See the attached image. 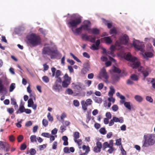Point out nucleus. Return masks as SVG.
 Wrapping results in <instances>:
<instances>
[{
    "label": "nucleus",
    "mask_w": 155,
    "mask_h": 155,
    "mask_svg": "<svg viewBox=\"0 0 155 155\" xmlns=\"http://www.w3.org/2000/svg\"><path fill=\"white\" fill-rule=\"evenodd\" d=\"M26 43L31 47H34L41 44V39L40 35L32 33L27 37Z\"/></svg>",
    "instance_id": "f257e3e1"
},
{
    "label": "nucleus",
    "mask_w": 155,
    "mask_h": 155,
    "mask_svg": "<svg viewBox=\"0 0 155 155\" xmlns=\"http://www.w3.org/2000/svg\"><path fill=\"white\" fill-rule=\"evenodd\" d=\"M143 147H148L155 144V134H148L143 136Z\"/></svg>",
    "instance_id": "f03ea898"
},
{
    "label": "nucleus",
    "mask_w": 155,
    "mask_h": 155,
    "mask_svg": "<svg viewBox=\"0 0 155 155\" xmlns=\"http://www.w3.org/2000/svg\"><path fill=\"white\" fill-rule=\"evenodd\" d=\"M81 22V17L78 16L73 19L71 20L67 24L69 28L76 27Z\"/></svg>",
    "instance_id": "7ed1b4c3"
},
{
    "label": "nucleus",
    "mask_w": 155,
    "mask_h": 155,
    "mask_svg": "<svg viewBox=\"0 0 155 155\" xmlns=\"http://www.w3.org/2000/svg\"><path fill=\"white\" fill-rule=\"evenodd\" d=\"M42 54H48L50 55L51 59L54 58L53 56L51 54L52 53H55L54 50H52L49 46L44 47L42 50Z\"/></svg>",
    "instance_id": "20e7f679"
},
{
    "label": "nucleus",
    "mask_w": 155,
    "mask_h": 155,
    "mask_svg": "<svg viewBox=\"0 0 155 155\" xmlns=\"http://www.w3.org/2000/svg\"><path fill=\"white\" fill-rule=\"evenodd\" d=\"M63 78L64 80L62 82V86L63 87L66 88L71 83V78L66 73L63 76Z\"/></svg>",
    "instance_id": "39448f33"
},
{
    "label": "nucleus",
    "mask_w": 155,
    "mask_h": 155,
    "mask_svg": "<svg viewBox=\"0 0 155 155\" xmlns=\"http://www.w3.org/2000/svg\"><path fill=\"white\" fill-rule=\"evenodd\" d=\"M81 38L83 40L88 41L92 43H94L96 38L94 35H87L86 34H82Z\"/></svg>",
    "instance_id": "423d86ee"
},
{
    "label": "nucleus",
    "mask_w": 155,
    "mask_h": 155,
    "mask_svg": "<svg viewBox=\"0 0 155 155\" xmlns=\"http://www.w3.org/2000/svg\"><path fill=\"white\" fill-rule=\"evenodd\" d=\"M91 23L90 21L88 20L84 21L83 24L81 26L82 29L87 31L88 32L91 31Z\"/></svg>",
    "instance_id": "0eeeda50"
},
{
    "label": "nucleus",
    "mask_w": 155,
    "mask_h": 155,
    "mask_svg": "<svg viewBox=\"0 0 155 155\" xmlns=\"http://www.w3.org/2000/svg\"><path fill=\"white\" fill-rule=\"evenodd\" d=\"M92 101L91 99L89 98L86 100V101H82L81 102L82 108L84 110H86L87 109V106L92 104Z\"/></svg>",
    "instance_id": "6e6552de"
},
{
    "label": "nucleus",
    "mask_w": 155,
    "mask_h": 155,
    "mask_svg": "<svg viewBox=\"0 0 155 155\" xmlns=\"http://www.w3.org/2000/svg\"><path fill=\"white\" fill-rule=\"evenodd\" d=\"M98 78L100 79H101L102 78H104L105 79H108L109 76L108 75L105 68H103L101 70L99 75Z\"/></svg>",
    "instance_id": "1a4fd4ad"
},
{
    "label": "nucleus",
    "mask_w": 155,
    "mask_h": 155,
    "mask_svg": "<svg viewBox=\"0 0 155 155\" xmlns=\"http://www.w3.org/2000/svg\"><path fill=\"white\" fill-rule=\"evenodd\" d=\"M90 69V64L88 62H86L84 64L83 68L82 69L81 73L85 74Z\"/></svg>",
    "instance_id": "9d476101"
},
{
    "label": "nucleus",
    "mask_w": 155,
    "mask_h": 155,
    "mask_svg": "<svg viewBox=\"0 0 155 155\" xmlns=\"http://www.w3.org/2000/svg\"><path fill=\"white\" fill-rule=\"evenodd\" d=\"M137 41H134L133 43V45L135 48H136L138 50H140L141 51L144 47V45L143 44L139 43H137Z\"/></svg>",
    "instance_id": "9b49d317"
},
{
    "label": "nucleus",
    "mask_w": 155,
    "mask_h": 155,
    "mask_svg": "<svg viewBox=\"0 0 155 155\" xmlns=\"http://www.w3.org/2000/svg\"><path fill=\"white\" fill-rule=\"evenodd\" d=\"M102 148V144L101 142L97 141L96 143V146L93 149V151L96 153H99L101 152Z\"/></svg>",
    "instance_id": "f8f14e48"
},
{
    "label": "nucleus",
    "mask_w": 155,
    "mask_h": 155,
    "mask_svg": "<svg viewBox=\"0 0 155 155\" xmlns=\"http://www.w3.org/2000/svg\"><path fill=\"white\" fill-rule=\"evenodd\" d=\"M56 69L54 67H52L51 68V71L52 72V77L55 76V78H58L61 75V72L59 70H57L56 73L55 71Z\"/></svg>",
    "instance_id": "ddd939ff"
},
{
    "label": "nucleus",
    "mask_w": 155,
    "mask_h": 155,
    "mask_svg": "<svg viewBox=\"0 0 155 155\" xmlns=\"http://www.w3.org/2000/svg\"><path fill=\"white\" fill-rule=\"evenodd\" d=\"M143 58L146 60L148 59L149 58H151L154 56L153 53L151 52L146 51L142 54Z\"/></svg>",
    "instance_id": "4468645a"
},
{
    "label": "nucleus",
    "mask_w": 155,
    "mask_h": 155,
    "mask_svg": "<svg viewBox=\"0 0 155 155\" xmlns=\"http://www.w3.org/2000/svg\"><path fill=\"white\" fill-rule=\"evenodd\" d=\"M128 40V37L126 35H124L120 39L121 43L124 45H126L127 43Z\"/></svg>",
    "instance_id": "2eb2a0df"
},
{
    "label": "nucleus",
    "mask_w": 155,
    "mask_h": 155,
    "mask_svg": "<svg viewBox=\"0 0 155 155\" xmlns=\"http://www.w3.org/2000/svg\"><path fill=\"white\" fill-rule=\"evenodd\" d=\"M52 89L56 91L59 92L62 89L61 84L54 83L52 87Z\"/></svg>",
    "instance_id": "dca6fc26"
},
{
    "label": "nucleus",
    "mask_w": 155,
    "mask_h": 155,
    "mask_svg": "<svg viewBox=\"0 0 155 155\" xmlns=\"http://www.w3.org/2000/svg\"><path fill=\"white\" fill-rule=\"evenodd\" d=\"M137 59L133 61H131L132 63L130 64L131 66L133 68H137L139 67L140 65V62L137 60Z\"/></svg>",
    "instance_id": "f3484780"
},
{
    "label": "nucleus",
    "mask_w": 155,
    "mask_h": 155,
    "mask_svg": "<svg viewBox=\"0 0 155 155\" xmlns=\"http://www.w3.org/2000/svg\"><path fill=\"white\" fill-rule=\"evenodd\" d=\"M125 59L128 61H135L137 58L135 57H132L131 54L130 53H128L126 55Z\"/></svg>",
    "instance_id": "a211bd4d"
},
{
    "label": "nucleus",
    "mask_w": 155,
    "mask_h": 155,
    "mask_svg": "<svg viewBox=\"0 0 155 155\" xmlns=\"http://www.w3.org/2000/svg\"><path fill=\"white\" fill-rule=\"evenodd\" d=\"M116 95L121 99L120 101L121 104H123L125 102V97L124 96L120 94V93L118 92L116 93Z\"/></svg>",
    "instance_id": "6ab92c4d"
},
{
    "label": "nucleus",
    "mask_w": 155,
    "mask_h": 155,
    "mask_svg": "<svg viewBox=\"0 0 155 155\" xmlns=\"http://www.w3.org/2000/svg\"><path fill=\"white\" fill-rule=\"evenodd\" d=\"M120 76L117 74H114L113 75L112 77V79L113 83H114L116 82L117 81L120 79Z\"/></svg>",
    "instance_id": "aec40b11"
},
{
    "label": "nucleus",
    "mask_w": 155,
    "mask_h": 155,
    "mask_svg": "<svg viewBox=\"0 0 155 155\" xmlns=\"http://www.w3.org/2000/svg\"><path fill=\"white\" fill-rule=\"evenodd\" d=\"M113 120H114L115 122H119L120 123H122L124 121L123 118L122 117L118 118L114 117H113Z\"/></svg>",
    "instance_id": "412c9836"
},
{
    "label": "nucleus",
    "mask_w": 155,
    "mask_h": 155,
    "mask_svg": "<svg viewBox=\"0 0 155 155\" xmlns=\"http://www.w3.org/2000/svg\"><path fill=\"white\" fill-rule=\"evenodd\" d=\"M102 39L104 40L107 44H110L112 42V41L110 37H105L102 38Z\"/></svg>",
    "instance_id": "4be33fe9"
},
{
    "label": "nucleus",
    "mask_w": 155,
    "mask_h": 155,
    "mask_svg": "<svg viewBox=\"0 0 155 155\" xmlns=\"http://www.w3.org/2000/svg\"><path fill=\"white\" fill-rule=\"evenodd\" d=\"M110 90L108 92V95L110 97H113L114 94L115 92V90L112 86H111L110 87Z\"/></svg>",
    "instance_id": "5701e85b"
},
{
    "label": "nucleus",
    "mask_w": 155,
    "mask_h": 155,
    "mask_svg": "<svg viewBox=\"0 0 155 155\" xmlns=\"http://www.w3.org/2000/svg\"><path fill=\"white\" fill-rule=\"evenodd\" d=\"M72 31H73V33L75 34H78L81 32V31L82 30L81 27L80 26L78 28H77L75 29V30H74L73 29V28H71Z\"/></svg>",
    "instance_id": "b1692460"
},
{
    "label": "nucleus",
    "mask_w": 155,
    "mask_h": 155,
    "mask_svg": "<svg viewBox=\"0 0 155 155\" xmlns=\"http://www.w3.org/2000/svg\"><path fill=\"white\" fill-rule=\"evenodd\" d=\"M25 110V108L24 105L21 104L20 105L19 109L16 111V113L17 114H18V113H21L24 112Z\"/></svg>",
    "instance_id": "393cba45"
},
{
    "label": "nucleus",
    "mask_w": 155,
    "mask_h": 155,
    "mask_svg": "<svg viewBox=\"0 0 155 155\" xmlns=\"http://www.w3.org/2000/svg\"><path fill=\"white\" fill-rule=\"evenodd\" d=\"M6 90V88L3 84L2 80L0 79V92Z\"/></svg>",
    "instance_id": "a878e982"
},
{
    "label": "nucleus",
    "mask_w": 155,
    "mask_h": 155,
    "mask_svg": "<svg viewBox=\"0 0 155 155\" xmlns=\"http://www.w3.org/2000/svg\"><path fill=\"white\" fill-rule=\"evenodd\" d=\"M93 99L96 103L98 104H101L102 102V99L101 97H93Z\"/></svg>",
    "instance_id": "bb28decb"
},
{
    "label": "nucleus",
    "mask_w": 155,
    "mask_h": 155,
    "mask_svg": "<svg viewBox=\"0 0 155 155\" xmlns=\"http://www.w3.org/2000/svg\"><path fill=\"white\" fill-rule=\"evenodd\" d=\"M89 33L97 35L99 33V30L97 28H93L92 29H91V31Z\"/></svg>",
    "instance_id": "cd10ccee"
},
{
    "label": "nucleus",
    "mask_w": 155,
    "mask_h": 155,
    "mask_svg": "<svg viewBox=\"0 0 155 155\" xmlns=\"http://www.w3.org/2000/svg\"><path fill=\"white\" fill-rule=\"evenodd\" d=\"M82 149L84 150L85 151V153L86 154H87L90 151V148L88 146H86L85 145H83L82 146Z\"/></svg>",
    "instance_id": "c85d7f7f"
},
{
    "label": "nucleus",
    "mask_w": 155,
    "mask_h": 155,
    "mask_svg": "<svg viewBox=\"0 0 155 155\" xmlns=\"http://www.w3.org/2000/svg\"><path fill=\"white\" fill-rule=\"evenodd\" d=\"M134 99L137 101L139 103L141 102L143 100V97L139 95H136L134 96Z\"/></svg>",
    "instance_id": "c756f323"
},
{
    "label": "nucleus",
    "mask_w": 155,
    "mask_h": 155,
    "mask_svg": "<svg viewBox=\"0 0 155 155\" xmlns=\"http://www.w3.org/2000/svg\"><path fill=\"white\" fill-rule=\"evenodd\" d=\"M112 71L114 73L118 74H120L121 72V71L120 69L115 66H113L112 69Z\"/></svg>",
    "instance_id": "7c9ffc66"
},
{
    "label": "nucleus",
    "mask_w": 155,
    "mask_h": 155,
    "mask_svg": "<svg viewBox=\"0 0 155 155\" xmlns=\"http://www.w3.org/2000/svg\"><path fill=\"white\" fill-rule=\"evenodd\" d=\"M74 140L78 139L80 137V133L79 132L76 131L73 134Z\"/></svg>",
    "instance_id": "2f4dec72"
},
{
    "label": "nucleus",
    "mask_w": 155,
    "mask_h": 155,
    "mask_svg": "<svg viewBox=\"0 0 155 155\" xmlns=\"http://www.w3.org/2000/svg\"><path fill=\"white\" fill-rule=\"evenodd\" d=\"M130 78L132 80L134 81H137L138 79L137 76L135 74H132L130 77Z\"/></svg>",
    "instance_id": "473e14b6"
},
{
    "label": "nucleus",
    "mask_w": 155,
    "mask_h": 155,
    "mask_svg": "<svg viewBox=\"0 0 155 155\" xmlns=\"http://www.w3.org/2000/svg\"><path fill=\"white\" fill-rule=\"evenodd\" d=\"M75 143L78 145V146H80L82 143V140L81 139H77L74 140Z\"/></svg>",
    "instance_id": "72a5a7b5"
},
{
    "label": "nucleus",
    "mask_w": 155,
    "mask_h": 155,
    "mask_svg": "<svg viewBox=\"0 0 155 155\" xmlns=\"http://www.w3.org/2000/svg\"><path fill=\"white\" fill-rule=\"evenodd\" d=\"M110 34H115L117 33V31L115 28H113L110 30Z\"/></svg>",
    "instance_id": "f704fd0d"
},
{
    "label": "nucleus",
    "mask_w": 155,
    "mask_h": 155,
    "mask_svg": "<svg viewBox=\"0 0 155 155\" xmlns=\"http://www.w3.org/2000/svg\"><path fill=\"white\" fill-rule=\"evenodd\" d=\"M103 150H105V149L106 148H107V147L109 148V147H110V146L109 145V144H108V142H105L103 143Z\"/></svg>",
    "instance_id": "c9c22d12"
},
{
    "label": "nucleus",
    "mask_w": 155,
    "mask_h": 155,
    "mask_svg": "<svg viewBox=\"0 0 155 155\" xmlns=\"http://www.w3.org/2000/svg\"><path fill=\"white\" fill-rule=\"evenodd\" d=\"M30 139L31 142H36V137L35 135H32L30 137Z\"/></svg>",
    "instance_id": "e433bc0d"
},
{
    "label": "nucleus",
    "mask_w": 155,
    "mask_h": 155,
    "mask_svg": "<svg viewBox=\"0 0 155 155\" xmlns=\"http://www.w3.org/2000/svg\"><path fill=\"white\" fill-rule=\"evenodd\" d=\"M100 133L103 135L107 133V131L104 127H102L100 128L99 130Z\"/></svg>",
    "instance_id": "4c0bfd02"
},
{
    "label": "nucleus",
    "mask_w": 155,
    "mask_h": 155,
    "mask_svg": "<svg viewBox=\"0 0 155 155\" xmlns=\"http://www.w3.org/2000/svg\"><path fill=\"white\" fill-rule=\"evenodd\" d=\"M33 104L34 102L32 99L30 98L28 101V106L29 107H31Z\"/></svg>",
    "instance_id": "58836bf2"
},
{
    "label": "nucleus",
    "mask_w": 155,
    "mask_h": 155,
    "mask_svg": "<svg viewBox=\"0 0 155 155\" xmlns=\"http://www.w3.org/2000/svg\"><path fill=\"white\" fill-rule=\"evenodd\" d=\"M48 121L46 119H43L42 121V124L45 127H46L48 125Z\"/></svg>",
    "instance_id": "ea45409f"
},
{
    "label": "nucleus",
    "mask_w": 155,
    "mask_h": 155,
    "mask_svg": "<svg viewBox=\"0 0 155 155\" xmlns=\"http://www.w3.org/2000/svg\"><path fill=\"white\" fill-rule=\"evenodd\" d=\"M70 54L73 57V58L77 62L80 63L81 62V61L79 59H78L73 54L70 53Z\"/></svg>",
    "instance_id": "a19ab883"
},
{
    "label": "nucleus",
    "mask_w": 155,
    "mask_h": 155,
    "mask_svg": "<svg viewBox=\"0 0 155 155\" xmlns=\"http://www.w3.org/2000/svg\"><path fill=\"white\" fill-rule=\"evenodd\" d=\"M47 117L48 120L51 122L53 121V117L51 115L50 113H48L47 115Z\"/></svg>",
    "instance_id": "79ce46f5"
},
{
    "label": "nucleus",
    "mask_w": 155,
    "mask_h": 155,
    "mask_svg": "<svg viewBox=\"0 0 155 155\" xmlns=\"http://www.w3.org/2000/svg\"><path fill=\"white\" fill-rule=\"evenodd\" d=\"M42 79L43 81L46 83H47L49 82V78L47 76H44L42 77Z\"/></svg>",
    "instance_id": "37998d69"
},
{
    "label": "nucleus",
    "mask_w": 155,
    "mask_h": 155,
    "mask_svg": "<svg viewBox=\"0 0 155 155\" xmlns=\"http://www.w3.org/2000/svg\"><path fill=\"white\" fill-rule=\"evenodd\" d=\"M15 83H12L10 86V88H9V91L10 92H11L12 91H13V90H14V89L15 88Z\"/></svg>",
    "instance_id": "c03bdc74"
},
{
    "label": "nucleus",
    "mask_w": 155,
    "mask_h": 155,
    "mask_svg": "<svg viewBox=\"0 0 155 155\" xmlns=\"http://www.w3.org/2000/svg\"><path fill=\"white\" fill-rule=\"evenodd\" d=\"M109 149L107 150V152L109 153H111L115 150V148L113 147L110 146L109 147Z\"/></svg>",
    "instance_id": "a18cd8bd"
},
{
    "label": "nucleus",
    "mask_w": 155,
    "mask_h": 155,
    "mask_svg": "<svg viewBox=\"0 0 155 155\" xmlns=\"http://www.w3.org/2000/svg\"><path fill=\"white\" fill-rule=\"evenodd\" d=\"M125 106L128 109L130 110L131 109V106L130 102H126L124 103Z\"/></svg>",
    "instance_id": "49530a36"
},
{
    "label": "nucleus",
    "mask_w": 155,
    "mask_h": 155,
    "mask_svg": "<svg viewBox=\"0 0 155 155\" xmlns=\"http://www.w3.org/2000/svg\"><path fill=\"white\" fill-rule=\"evenodd\" d=\"M29 153L30 155H34L36 153V151L35 149L32 148L30 149Z\"/></svg>",
    "instance_id": "de8ad7c7"
},
{
    "label": "nucleus",
    "mask_w": 155,
    "mask_h": 155,
    "mask_svg": "<svg viewBox=\"0 0 155 155\" xmlns=\"http://www.w3.org/2000/svg\"><path fill=\"white\" fill-rule=\"evenodd\" d=\"M116 144L117 146H120L121 145V139L120 138L116 140Z\"/></svg>",
    "instance_id": "09e8293b"
},
{
    "label": "nucleus",
    "mask_w": 155,
    "mask_h": 155,
    "mask_svg": "<svg viewBox=\"0 0 155 155\" xmlns=\"http://www.w3.org/2000/svg\"><path fill=\"white\" fill-rule=\"evenodd\" d=\"M112 109L115 112L118 109V107L117 105L115 104L112 106Z\"/></svg>",
    "instance_id": "8fccbe9b"
},
{
    "label": "nucleus",
    "mask_w": 155,
    "mask_h": 155,
    "mask_svg": "<svg viewBox=\"0 0 155 155\" xmlns=\"http://www.w3.org/2000/svg\"><path fill=\"white\" fill-rule=\"evenodd\" d=\"M146 99L147 101L150 103H152L153 102V100L150 96H147L146 97Z\"/></svg>",
    "instance_id": "3c124183"
},
{
    "label": "nucleus",
    "mask_w": 155,
    "mask_h": 155,
    "mask_svg": "<svg viewBox=\"0 0 155 155\" xmlns=\"http://www.w3.org/2000/svg\"><path fill=\"white\" fill-rule=\"evenodd\" d=\"M41 135L45 137L49 138L50 134L48 133H43L41 134Z\"/></svg>",
    "instance_id": "603ef678"
},
{
    "label": "nucleus",
    "mask_w": 155,
    "mask_h": 155,
    "mask_svg": "<svg viewBox=\"0 0 155 155\" xmlns=\"http://www.w3.org/2000/svg\"><path fill=\"white\" fill-rule=\"evenodd\" d=\"M90 48L93 50H96L98 49V48L94 44H93L90 47Z\"/></svg>",
    "instance_id": "864d4df0"
},
{
    "label": "nucleus",
    "mask_w": 155,
    "mask_h": 155,
    "mask_svg": "<svg viewBox=\"0 0 155 155\" xmlns=\"http://www.w3.org/2000/svg\"><path fill=\"white\" fill-rule=\"evenodd\" d=\"M57 78V79L56 80L55 83H60V84H61L62 81L61 78L60 77H58V78Z\"/></svg>",
    "instance_id": "5fc2aeb1"
},
{
    "label": "nucleus",
    "mask_w": 155,
    "mask_h": 155,
    "mask_svg": "<svg viewBox=\"0 0 155 155\" xmlns=\"http://www.w3.org/2000/svg\"><path fill=\"white\" fill-rule=\"evenodd\" d=\"M67 94L69 95H72L73 93V92L71 89L68 88L66 90Z\"/></svg>",
    "instance_id": "6e6d98bb"
},
{
    "label": "nucleus",
    "mask_w": 155,
    "mask_h": 155,
    "mask_svg": "<svg viewBox=\"0 0 155 155\" xmlns=\"http://www.w3.org/2000/svg\"><path fill=\"white\" fill-rule=\"evenodd\" d=\"M27 147L26 145L24 144L23 143L21 144V146L20 149L21 150H24Z\"/></svg>",
    "instance_id": "4d7b16f0"
},
{
    "label": "nucleus",
    "mask_w": 155,
    "mask_h": 155,
    "mask_svg": "<svg viewBox=\"0 0 155 155\" xmlns=\"http://www.w3.org/2000/svg\"><path fill=\"white\" fill-rule=\"evenodd\" d=\"M92 83V81L91 80H86L85 81V83L86 85H87L88 87L90 86Z\"/></svg>",
    "instance_id": "13d9d810"
},
{
    "label": "nucleus",
    "mask_w": 155,
    "mask_h": 155,
    "mask_svg": "<svg viewBox=\"0 0 155 155\" xmlns=\"http://www.w3.org/2000/svg\"><path fill=\"white\" fill-rule=\"evenodd\" d=\"M74 105L76 107H78L80 105L79 101L77 100H74L73 101Z\"/></svg>",
    "instance_id": "bf43d9fd"
},
{
    "label": "nucleus",
    "mask_w": 155,
    "mask_h": 155,
    "mask_svg": "<svg viewBox=\"0 0 155 155\" xmlns=\"http://www.w3.org/2000/svg\"><path fill=\"white\" fill-rule=\"evenodd\" d=\"M5 148V146L3 142L2 141H0V149H4Z\"/></svg>",
    "instance_id": "052dcab7"
},
{
    "label": "nucleus",
    "mask_w": 155,
    "mask_h": 155,
    "mask_svg": "<svg viewBox=\"0 0 155 155\" xmlns=\"http://www.w3.org/2000/svg\"><path fill=\"white\" fill-rule=\"evenodd\" d=\"M58 145V143L57 141H55L54 142L52 146V148L54 150H55L57 149Z\"/></svg>",
    "instance_id": "680f3d73"
},
{
    "label": "nucleus",
    "mask_w": 155,
    "mask_h": 155,
    "mask_svg": "<svg viewBox=\"0 0 155 155\" xmlns=\"http://www.w3.org/2000/svg\"><path fill=\"white\" fill-rule=\"evenodd\" d=\"M43 66L44 67V71H47L48 70L49 68V66L47 65V63H45L43 64Z\"/></svg>",
    "instance_id": "e2e57ef3"
},
{
    "label": "nucleus",
    "mask_w": 155,
    "mask_h": 155,
    "mask_svg": "<svg viewBox=\"0 0 155 155\" xmlns=\"http://www.w3.org/2000/svg\"><path fill=\"white\" fill-rule=\"evenodd\" d=\"M106 116L107 117V118L110 119L111 117V114L110 112H107L106 114Z\"/></svg>",
    "instance_id": "0e129e2a"
},
{
    "label": "nucleus",
    "mask_w": 155,
    "mask_h": 155,
    "mask_svg": "<svg viewBox=\"0 0 155 155\" xmlns=\"http://www.w3.org/2000/svg\"><path fill=\"white\" fill-rule=\"evenodd\" d=\"M23 137L22 135H20L18 137V142H20L23 140Z\"/></svg>",
    "instance_id": "69168bd1"
},
{
    "label": "nucleus",
    "mask_w": 155,
    "mask_h": 155,
    "mask_svg": "<svg viewBox=\"0 0 155 155\" xmlns=\"http://www.w3.org/2000/svg\"><path fill=\"white\" fill-rule=\"evenodd\" d=\"M142 74L143 75V76L144 77V80L145 79V78L147 76L149 75L148 72L147 71H144L142 72Z\"/></svg>",
    "instance_id": "338daca9"
},
{
    "label": "nucleus",
    "mask_w": 155,
    "mask_h": 155,
    "mask_svg": "<svg viewBox=\"0 0 155 155\" xmlns=\"http://www.w3.org/2000/svg\"><path fill=\"white\" fill-rule=\"evenodd\" d=\"M151 83L152 84V87L155 89V79L152 78V80L151 81Z\"/></svg>",
    "instance_id": "774afa93"
}]
</instances>
